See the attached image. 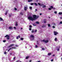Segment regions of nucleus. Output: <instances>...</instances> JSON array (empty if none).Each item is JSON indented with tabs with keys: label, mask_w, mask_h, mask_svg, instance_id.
Returning a JSON list of instances; mask_svg holds the SVG:
<instances>
[{
	"label": "nucleus",
	"mask_w": 62,
	"mask_h": 62,
	"mask_svg": "<svg viewBox=\"0 0 62 62\" xmlns=\"http://www.w3.org/2000/svg\"><path fill=\"white\" fill-rule=\"evenodd\" d=\"M29 56H28L26 57L25 58L26 59H28L29 58Z\"/></svg>",
	"instance_id": "11"
},
{
	"label": "nucleus",
	"mask_w": 62,
	"mask_h": 62,
	"mask_svg": "<svg viewBox=\"0 0 62 62\" xmlns=\"http://www.w3.org/2000/svg\"><path fill=\"white\" fill-rule=\"evenodd\" d=\"M16 26H18V24H17V22H16Z\"/></svg>",
	"instance_id": "26"
},
{
	"label": "nucleus",
	"mask_w": 62,
	"mask_h": 62,
	"mask_svg": "<svg viewBox=\"0 0 62 62\" xmlns=\"http://www.w3.org/2000/svg\"><path fill=\"white\" fill-rule=\"evenodd\" d=\"M35 25V24H33V25H34V26H35V25Z\"/></svg>",
	"instance_id": "62"
},
{
	"label": "nucleus",
	"mask_w": 62,
	"mask_h": 62,
	"mask_svg": "<svg viewBox=\"0 0 62 62\" xmlns=\"http://www.w3.org/2000/svg\"><path fill=\"white\" fill-rule=\"evenodd\" d=\"M11 15H12V14H11V15L9 14V17H11Z\"/></svg>",
	"instance_id": "21"
},
{
	"label": "nucleus",
	"mask_w": 62,
	"mask_h": 62,
	"mask_svg": "<svg viewBox=\"0 0 62 62\" xmlns=\"http://www.w3.org/2000/svg\"><path fill=\"white\" fill-rule=\"evenodd\" d=\"M55 8H53V9H55Z\"/></svg>",
	"instance_id": "55"
},
{
	"label": "nucleus",
	"mask_w": 62,
	"mask_h": 62,
	"mask_svg": "<svg viewBox=\"0 0 62 62\" xmlns=\"http://www.w3.org/2000/svg\"><path fill=\"white\" fill-rule=\"evenodd\" d=\"M42 50H45V49H44V48H42Z\"/></svg>",
	"instance_id": "39"
},
{
	"label": "nucleus",
	"mask_w": 62,
	"mask_h": 62,
	"mask_svg": "<svg viewBox=\"0 0 62 62\" xmlns=\"http://www.w3.org/2000/svg\"><path fill=\"white\" fill-rule=\"evenodd\" d=\"M31 29H32L31 28H30L29 29V30H31Z\"/></svg>",
	"instance_id": "49"
},
{
	"label": "nucleus",
	"mask_w": 62,
	"mask_h": 62,
	"mask_svg": "<svg viewBox=\"0 0 62 62\" xmlns=\"http://www.w3.org/2000/svg\"><path fill=\"white\" fill-rule=\"evenodd\" d=\"M21 29H22V30L23 29V28H21Z\"/></svg>",
	"instance_id": "59"
},
{
	"label": "nucleus",
	"mask_w": 62,
	"mask_h": 62,
	"mask_svg": "<svg viewBox=\"0 0 62 62\" xmlns=\"http://www.w3.org/2000/svg\"><path fill=\"white\" fill-rule=\"evenodd\" d=\"M59 15H62V13L60 12L59 13Z\"/></svg>",
	"instance_id": "16"
},
{
	"label": "nucleus",
	"mask_w": 62,
	"mask_h": 62,
	"mask_svg": "<svg viewBox=\"0 0 62 62\" xmlns=\"http://www.w3.org/2000/svg\"><path fill=\"white\" fill-rule=\"evenodd\" d=\"M11 48H12V49H13V48H15V49H16V47H12V48H11L10 49H9L8 50V52H9V50H11Z\"/></svg>",
	"instance_id": "7"
},
{
	"label": "nucleus",
	"mask_w": 62,
	"mask_h": 62,
	"mask_svg": "<svg viewBox=\"0 0 62 62\" xmlns=\"http://www.w3.org/2000/svg\"><path fill=\"white\" fill-rule=\"evenodd\" d=\"M19 60H17L16 61V62H19Z\"/></svg>",
	"instance_id": "51"
},
{
	"label": "nucleus",
	"mask_w": 62,
	"mask_h": 62,
	"mask_svg": "<svg viewBox=\"0 0 62 62\" xmlns=\"http://www.w3.org/2000/svg\"><path fill=\"white\" fill-rule=\"evenodd\" d=\"M20 39L21 40H23V38H20Z\"/></svg>",
	"instance_id": "19"
},
{
	"label": "nucleus",
	"mask_w": 62,
	"mask_h": 62,
	"mask_svg": "<svg viewBox=\"0 0 62 62\" xmlns=\"http://www.w3.org/2000/svg\"><path fill=\"white\" fill-rule=\"evenodd\" d=\"M38 46L37 45H36L35 46V48H38Z\"/></svg>",
	"instance_id": "30"
},
{
	"label": "nucleus",
	"mask_w": 62,
	"mask_h": 62,
	"mask_svg": "<svg viewBox=\"0 0 62 62\" xmlns=\"http://www.w3.org/2000/svg\"><path fill=\"white\" fill-rule=\"evenodd\" d=\"M44 5L43 4H41V5L40 6H44Z\"/></svg>",
	"instance_id": "32"
},
{
	"label": "nucleus",
	"mask_w": 62,
	"mask_h": 62,
	"mask_svg": "<svg viewBox=\"0 0 62 62\" xmlns=\"http://www.w3.org/2000/svg\"><path fill=\"white\" fill-rule=\"evenodd\" d=\"M16 47H18V46H17V45H16Z\"/></svg>",
	"instance_id": "54"
},
{
	"label": "nucleus",
	"mask_w": 62,
	"mask_h": 62,
	"mask_svg": "<svg viewBox=\"0 0 62 62\" xmlns=\"http://www.w3.org/2000/svg\"><path fill=\"white\" fill-rule=\"evenodd\" d=\"M38 4L39 5V6H40L41 5V4H40V3H38Z\"/></svg>",
	"instance_id": "35"
},
{
	"label": "nucleus",
	"mask_w": 62,
	"mask_h": 62,
	"mask_svg": "<svg viewBox=\"0 0 62 62\" xmlns=\"http://www.w3.org/2000/svg\"><path fill=\"white\" fill-rule=\"evenodd\" d=\"M53 61H54V60L53 59H51V62H53Z\"/></svg>",
	"instance_id": "42"
},
{
	"label": "nucleus",
	"mask_w": 62,
	"mask_h": 62,
	"mask_svg": "<svg viewBox=\"0 0 62 62\" xmlns=\"http://www.w3.org/2000/svg\"><path fill=\"white\" fill-rule=\"evenodd\" d=\"M44 23H46V19H44Z\"/></svg>",
	"instance_id": "13"
},
{
	"label": "nucleus",
	"mask_w": 62,
	"mask_h": 62,
	"mask_svg": "<svg viewBox=\"0 0 62 62\" xmlns=\"http://www.w3.org/2000/svg\"><path fill=\"white\" fill-rule=\"evenodd\" d=\"M54 13L55 14H57V12L56 11L54 12Z\"/></svg>",
	"instance_id": "29"
},
{
	"label": "nucleus",
	"mask_w": 62,
	"mask_h": 62,
	"mask_svg": "<svg viewBox=\"0 0 62 62\" xmlns=\"http://www.w3.org/2000/svg\"><path fill=\"white\" fill-rule=\"evenodd\" d=\"M9 29L11 30L13 29V28H12V27L11 26L9 27Z\"/></svg>",
	"instance_id": "10"
},
{
	"label": "nucleus",
	"mask_w": 62,
	"mask_h": 62,
	"mask_svg": "<svg viewBox=\"0 0 62 62\" xmlns=\"http://www.w3.org/2000/svg\"><path fill=\"white\" fill-rule=\"evenodd\" d=\"M43 42H44L45 43H48L49 42V40H45V39H43L42 40Z\"/></svg>",
	"instance_id": "4"
},
{
	"label": "nucleus",
	"mask_w": 62,
	"mask_h": 62,
	"mask_svg": "<svg viewBox=\"0 0 62 62\" xmlns=\"http://www.w3.org/2000/svg\"><path fill=\"white\" fill-rule=\"evenodd\" d=\"M61 59H62V58H61Z\"/></svg>",
	"instance_id": "64"
},
{
	"label": "nucleus",
	"mask_w": 62,
	"mask_h": 62,
	"mask_svg": "<svg viewBox=\"0 0 62 62\" xmlns=\"http://www.w3.org/2000/svg\"><path fill=\"white\" fill-rule=\"evenodd\" d=\"M60 19H62V17H61Z\"/></svg>",
	"instance_id": "58"
},
{
	"label": "nucleus",
	"mask_w": 62,
	"mask_h": 62,
	"mask_svg": "<svg viewBox=\"0 0 62 62\" xmlns=\"http://www.w3.org/2000/svg\"><path fill=\"white\" fill-rule=\"evenodd\" d=\"M32 26H31V25H30V28H31V27H32Z\"/></svg>",
	"instance_id": "48"
},
{
	"label": "nucleus",
	"mask_w": 62,
	"mask_h": 62,
	"mask_svg": "<svg viewBox=\"0 0 62 62\" xmlns=\"http://www.w3.org/2000/svg\"><path fill=\"white\" fill-rule=\"evenodd\" d=\"M7 37V39H9V38H10V36L9 35H7L5 36V38H6Z\"/></svg>",
	"instance_id": "3"
},
{
	"label": "nucleus",
	"mask_w": 62,
	"mask_h": 62,
	"mask_svg": "<svg viewBox=\"0 0 62 62\" xmlns=\"http://www.w3.org/2000/svg\"><path fill=\"white\" fill-rule=\"evenodd\" d=\"M7 54V52H6L5 51L4 52V54Z\"/></svg>",
	"instance_id": "38"
},
{
	"label": "nucleus",
	"mask_w": 62,
	"mask_h": 62,
	"mask_svg": "<svg viewBox=\"0 0 62 62\" xmlns=\"http://www.w3.org/2000/svg\"><path fill=\"white\" fill-rule=\"evenodd\" d=\"M31 38H32V39L31 38V40H34V36L33 35H31L30 36V39H31Z\"/></svg>",
	"instance_id": "2"
},
{
	"label": "nucleus",
	"mask_w": 62,
	"mask_h": 62,
	"mask_svg": "<svg viewBox=\"0 0 62 62\" xmlns=\"http://www.w3.org/2000/svg\"><path fill=\"white\" fill-rule=\"evenodd\" d=\"M37 11H38V10L37 9H35V12H36Z\"/></svg>",
	"instance_id": "44"
},
{
	"label": "nucleus",
	"mask_w": 62,
	"mask_h": 62,
	"mask_svg": "<svg viewBox=\"0 0 62 62\" xmlns=\"http://www.w3.org/2000/svg\"><path fill=\"white\" fill-rule=\"evenodd\" d=\"M10 54L11 55V54H12V53H11Z\"/></svg>",
	"instance_id": "60"
},
{
	"label": "nucleus",
	"mask_w": 62,
	"mask_h": 62,
	"mask_svg": "<svg viewBox=\"0 0 62 62\" xmlns=\"http://www.w3.org/2000/svg\"><path fill=\"white\" fill-rule=\"evenodd\" d=\"M47 25H48V26L49 27H50V26H51V25L50 24H47Z\"/></svg>",
	"instance_id": "25"
},
{
	"label": "nucleus",
	"mask_w": 62,
	"mask_h": 62,
	"mask_svg": "<svg viewBox=\"0 0 62 62\" xmlns=\"http://www.w3.org/2000/svg\"><path fill=\"white\" fill-rule=\"evenodd\" d=\"M0 21H3V19L1 17L0 18Z\"/></svg>",
	"instance_id": "18"
},
{
	"label": "nucleus",
	"mask_w": 62,
	"mask_h": 62,
	"mask_svg": "<svg viewBox=\"0 0 62 62\" xmlns=\"http://www.w3.org/2000/svg\"><path fill=\"white\" fill-rule=\"evenodd\" d=\"M6 41V40H4L3 41V42H5Z\"/></svg>",
	"instance_id": "37"
},
{
	"label": "nucleus",
	"mask_w": 62,
	"mask_h": 62,
	"mask_svg": "<svg viewBox=\"0 0 62 62\" xmlns=\"http://www.w3.org/2000/svg\"><path fill=\"white\" fill-rule=\"evenodd\" d=\"M35 32H37V30H35Z\"/></svg>",
	"instance_id": "40"
},
{
	"label": "nucleus",
	"mask_w": 62,
	"mask_h": 62,
	"mask_svg": "<svg viewBox=\"0 0 62 62\" xmlns=\"http://www.w3.org/2000/svg\"><path fill=\"white\" fill-rule=\"evenodd\" d=\"M50 8H52V9H53V8H54V7H53V6H51L50 7Z\"/></svg>",
	"instance_id": "20"
},
{
	"label": "nucleus",
	"mask_w": 62,
	"mask_h": 62,
	"mask_svg": "<svg viewBox=\"0 0 62 62\" xmlns=\"http://www.w3.org/2000/svg\"><path fill=\"white\" fill-rule=\"evenodd\" d=\"M16 58V57H14L13 58V60H15V59Z\"/></svg>",
	"instance_id": "36"
},
{
	"label": "nucleus",
	"mask_w": 62,
	"mask_h": 62,
	"mask_svg": "<svg viewBox=\"0 0 62 62\" xmlns=\"http://www.w3.org/2000/svg\"><path fill=\"white\" fill-rule=\"evenodd\" d=\"M45 7H46V6L45 5H44L42 7L43 8H44Z\"/></svg>",
	"instance_id": "24"
},
{
	"label": "nucleus",
	"mask_w": 62,
	"mask_h": 62,
	"mask_svg": "<svg viewBox=\"0 0 62 62\" xmlns=\"http://www.w3.org/2000/svg\"><path fill=\"white\" fill-rule=\"evenodd\" d=\"M55 56V55L54 54L53 55V56Z\"/></svg>",
	"instance_id": "50"
},
{
	"label": "nucleus",
	"mask_w": 62,
	"mask_h": 62,
	"mask_svg": "<svg viewBox=\"0 0 62 62\" xmlns=\"http://www.w3.org/2000/svg\"><path fill=\"white\" fill-rule=\"evenodd\" d=\"M34 30H32V31H31V33H34Z\"/></svg>",
	"instance_id": "17"
},
{
	"label": "nucleus",
	"mask_w": 62,
	"mask_h": 62,
	"mask_svg": "<svg viewBox=\"0 0 62 62\" xmlns=\"http://www.w3.org/2000/svg\"><path fill=\"white\" fill-rule=\"evenodd\" d=\"M18 37L19 38H21V36H20V35H18Z\"/></svg>",
	"instance_id": "46"
},
{
	"label": "nucleus",
	"mask_w": 62,
	"mask_h": 62,
	"mask_svg": "<svg viewBox=\"0 0 62 62\" xmlns=\"http://www.w3.org/2000/svg\"><path fill=\"white\" fill-rule=\"evenodd\" d=\"M40 15H42V14L41 13H40Z\"/></svg>",
	"instance_id": "53"
},
{
	"label": "nucleus",
	"mask_w": 62,
	"mask_h": 62,
	"mask_svg": "<svg viewBox=\"0 0 62 62\" xmlns=\"http://www.w3.org/2000/svg\"><path fill=\"white\" fill-rule=\"evenodd\" d=\"M52 27H53V28H55V27L54 26H52Z\"/></svg>",
	"instance_id": "41"
},
{
	"label": "nucleus",
	"mask_w": 62,
	"mask_h": 62,
	"mask_svg": "<svg viewBox=\"0 0 62 62\" xmlns=\"http://www.w3.org/2000/svg\"><path fill=\"white\" fill-rule=\"evenodd\" d=\"M34 3H30V4L31 5H32V6L33 5H34Z\"/></svg>",
	"instance_id": "23"
},
{
	"label": "nucleus",
	"mask_w": 62,
	"mask_h": 62,
	"mask_svg": "<svg viewBox=\"0 0 62 62\" xmlns=\"http://www.w3.org/2000/svg\"><path fill=\"white\" fill-rule=\"evenodd\" d=\"M36 23L37 24H39V22H36Z\"/></svg>",
	"instance_id": "14"
},
{
	"label": "nucleus",
	"mask_w": 62,
	"mask_h": 62,
	"mask_svg": "<svg viewBox=\"0 0 62 62\" xmlns=\"http://www.w3.org/2000/svg\"><path fill=\"white\" fill-rule=\"evenodd\" d=\"M33 18L31 16H29L28 17V18L29 20L32 21H34L35 20L37 19L38 18L39 16H37L36 15H33Z\"/></svg>",
	"instance_id": "1"
},
{
	"label": "nucleus",
	"mask_w": 62,
	"mask_h": 62,
	"mask_svg": "<svg viewBox=\"0 0 62 62\" xmlns=\"http://www.w3.org/2000/svg\"><path fill=\"white\" fill-rule=\"evenodd\" d=\"M32 1H33V0H28V2H31Z\"/></svg>",
	"instance_id": "12"
},
{
	"label": "nucleus",
	"mask_w": 62,
	"mask_h": 62,
	"mask_svg": "<svg viewBox=\"0 0 62 62\" xmlns=\"http://www.w3.org/2000/svg\"><path fill=\"white\" fill-rule=\"evenodd\" d=\"M48 9H49V10H51V8H48Z\"/></svg>",
	"instance_id": "45"
},
{
	"label": "nucleus",
	"mask_w": 62,
	"mask_h": 62,
	"mask_svg": "<svg viewBox=\"0 0 62 62\" xmlns=\"http://www.w3.org/2000/svg\"><path fill=\"white\" fill-rule=\"evenodd\" d=\"M60 24H62V21L60 22Z\"/></svg>",
	"instance_id": "43"
},
{
	"label": "nucleus",
	"mask_w": 62,
	"mask_h": 62,
	"mask_svg": "<svg viewBox=\"0 0 62 62\" xmlns=\"http://www.w3.org/2000/svg\"><path fill=\"white\" fill-rule=\"evenodd\" d=\"M44 27V26H42V27Z\"/></svg>",
	"instance_id": "61"
},
{
	"label": "nucleus",
	"mask_w": 62,
	"mask_h": 62,
	"mask_svg": "<svg viewBox=\"0 0 62 62\" xmlns=\"http://www.w3.org/2000/svg\"><path fill=\"white\" fill-rule=\"evenodd\" d=\"M38 62H40V61H38Z\"/></svg>",
	"instance_id": "57"
},
{
	"label": "nucleus",
	"mask_w": 62,
	"mask_h": 62,
	"mask_svg": "<svg viewBox=\"0 0 62 62\" xmlns=\"http://www.w3.org/2000/svg\"><path fill=\"white\" fill-rule=\"evenodd\" d=\"M20 62H22V61H20Z\"/></svg>",
	"instance_id": "63"
},
{
	"label": "nucleus",
	"mask_w": 62,
	"mask_h": 62,
	"mask_svg": "<svg viewBox=\"0 0 62 62\" xmlns=\"http://www.w3.org/2000/svg\"><path fill=\"white\" fill-rule=\"evenodd\" d=\"M54 35H55V36H56V35H57V34H58V32H57L55 31H54Z\"/></svg>",
	"instance_id": "5"
},
{
	"label": "nucleus",
	"mask_w": 62,
	"mask_h": 62,
	"mask_svg": "<svg viewBox=\"0 0 62 62\" xmlns=\"http://www.w3.org/2000/svg\"><path fill=\"white\" fill-rule=\"evenodd\" d=\"M48 55L50 56V55H51V54H52V53H49L48 54Z\"/></svg>",
	"instance_id": "9"
},
{
	"label": "nucleus",
	"mask_w": 62,
	"mask_h": 62,
	"mask_svg": "<svg viewBox=\"0 0 62 62\" xmlns=\"http://www.w3.org/2000/svg\"><path fill=\"white\" fill-rule=\"evenodd\" d=\"M30 9H31V10H32V7H31V6L30 7Z\"/></svg>",
	"instance_id": "22"
},
{
	"label": "nucleus",
	"mask_w": 62,
	"mask_h": 62,
	"mask_svg": "<svg viewBox=\"0 0 62 62\" xmlns=\"http://www.w3.org/2000/svg\"><path fill=\"white\" fill-rule=\"evenodd\" d=\"M14 46V44H11V45H10V46H9V47H12V46Z\"/></svg>",
	"instance_id": "8"
},
{
	"label": "nucleus",
	"mask_w": 62,
	"mask_h": 62,
	"mask_svg": "<svg viewBox=\"0 0 62 62\" xmlns=\"http://www.w3.org/2000/svg\"><path fill=\"white\" fill-rule=\"evenodd\" d=\"M57 51H59V48H58L57 49Z\"/></svg>",
	"instance_id": "52"
},
{
	"label": "nucleus",
	"mask_w": 62,
	"mask_h": 62,
	"mask_svg": "<svg viewBox=\"0 0 62 62\" xmlns=\"http://www.w3.org/2000/svg\"><path fill=\"white\" fill-rule=\"evenodd\" d=\"M15 10H17V9L16 8H15Z\"/></svg>",
	"instance_id": "33"
},
{
	"label": "nucleus",
	"mask_w": 62,
	"mask_h": 62,
	"mask_svg": "<svg viewBox=\"0 0 62 62\" xmlns=\"http://www.w3.org/2000/svg\"><path fill=\"white\" fill-rule=\"evenodd\" d=\"M16 39H19V37H18V36H17L16 38Z\"/></svg>",
	"instance_id": "31"
},
{
	"label": "nucleus",
	"mask_w": 62,
	"mask_h": 62,
	"mask_svg": "<svg viewBox=\"0 0 62 62\" xmlns=\"http://www.w3.org/2000/svg\"><path fill=\"white\" fill-rule=\"evenodd\" d=\"M27 8H28L27 7H24V9L25 11L27 9Z\"/></svg>",
	"instance_id": "6"
},
{
	"label": "nucleus",
	"mask_w": 62,
	"mask_h": 62,
	"mask_svg": "<svg viewBox=\"0 0 62 62\" xmlns=\"http://www.w3.org/2000/svg\"><path fill=\"white\" fill-rule=\"evenodd\" d=\"M20 14H21V15H23V13H22V12H21L20 13Z\"/></svg>",
	"instance_id": "28"
},
{
	"label": "nucleus",
	"mask_w": 62,
	"mask_h": 62,
	"mask_svg": "<svg viewBox=\"0 0 62 62\" xmlns=\"http://www.w3.org/2000/svg\"><path fill=\"white\" fill-rule=\"evenodd\" d=\"M14 29H16V28L15 27H14Z\"/></svg>",
	"instance_id": "47"
},
{
	"label": "nucleus",
	"mask_w": 62,
	"mask_h": 62,
	"mask_svg": "<svg viewBox=\"0 0 62 62\" xmlns=\"http://www.w3.org/2000/svg\"><path fill=\"white\" fill-rule=\"evenodd\" d=\"M34 4L36 6H38V4L36 3H35Z\"/></svg>",
	"instance_id": "15"
},
{
	"label": "nucleus",
	"mask_w": 62,
	"mask_h": 62,
	"mask_svg": "<svg viewBox=\"0 0 62 62\" xmlns=\"http://www.w3.org/2000/svg\"><path fill=\"white\" fill-rule=\"evenodd\" d=\"M7 13H8V11H7L5 13V15H7Z\"/></svg>",
	"instance_id": "27"
},
{
	"label": "nucleus",
	"mask_w": 62,
	"mask_h": 62,
	"mask_svg": "<svg viewBox=\"0 0 62 62\" xmlns=\"http://www.w3.org/2000/svg\"><path fill=\"white\" fill-rule=\"evenodd\" d=\"M55 41H56V40H57V38H55Z\"/></svg>",
	"instance_id": "34"
},
{
	"label": "nucleus",
	"mask_w": 62,
	"mask_h": 62,
	"mask_svg": "<svg viewBox=\"0 0 62 62\" xmlns=\"http://www.w3.org/2000/svg\"><path fill=\"white\" fill-rule=\"evenodd\" d=\"M36 1L37 2H38V0H36Z\"/></svg>",
	"instance_id": "56"
}]
</instances>
